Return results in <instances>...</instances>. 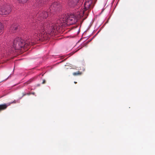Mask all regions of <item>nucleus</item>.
<instances>
[{"mask_svg": "<svg viewBox=\"0 0 155 155\" xmlns=\"http://www.w3.org/2000/svg\"><path fill=\"white\" fill-rule=\"evenodd\" d=\"M37 31H36L33 38L31 39L26 40V41L18 37L15 39L12 43L10 45L9 43L7 44V45L9 46L8 48H11V50L14 51V50H18L22 49L28 48L30 45L35 44L37 41H43L46 40V38L45 37L46 35H43L41 33L40 29L38 28Z\"/></svg>", "mask_w": 155, "mask_h": 155, "instance_id": "obj_1", "label": "nucleus"}, {"mask_svg": "<svg viewBox=\"0 0 155 155\" xmlns=\"http://www.w3.org/2000/svg\"><path fill=\"white\" fill-rule=\"evenodd\" d=\"M68 15H65L64 16L61 18L60 19L57 21L55 24L53 23L50 24L49 22L42 23L39 22V24L38 22L37 24L38 25L37 28L41 30L43 35H46L45 37L46 38V40L48 39L49 36L47 35H53L54 31H58L61 26L67 25Z\"/></svg>", "mask_w": 155, "mask_h": 155, "instance_id": "obj_2", "label": "nucleus"}, {"mask_svg": "<svg viewBox=\"0 0 155 155\" xmlns=\"http://www.w3.org/2000/svg\"><path fill=\"white\" fill-rule=\"evenodd\" d=\"M61 5L58 2H54L52 3L51 5L47 10L42 9L41 11H38L35 16L34 17L33 15H31L29 16L30 18L31 19L35 18V20H33V26H35V28L37 27L39 22L42 21L43 19L47 18L48 16L50 15L51 13L58 11L61 9Z\"/></svg>", "mask_w": 155, "mask_h": 155, "instance_id": "obj_3", "label": "nucleus"}, {"mask_svg": "<svg viewBox=\"0 0 155 155\" xmlns=\"http://www.w3.org/2000/svg\"><path fill=\"white\" fill-rule=\"evenodd\" d=\"M96 2L95 0H86L84 4V8L80 12L78 11L76 15L78 18L82 17L84 15L87 16L90 11L93 8Z\"/></svg>", "mask_w": 155, "mask_h": 155, "instance_id": "obj_4", "label": "nucleus"}, {"mask_svg": "<svg viewBox=\"0 0 155 155\" xmlns=\"http://www.w3.org/2000/svg\"><path fill=\"white\" fill-rule=\"evenodd\" d=\"M68 4L70 8L75 7L76 8H78L81 5V0H69Z\"/></svg>", "mask_w": 155, "mask_h": 155, "instance_id": "obj_5", "label": "nucleus"}, {"mask_svg": "<svg viewBox=\"0 0 155 155\" xmlns=\"http://www.w3.org/2000/svg\"><path fill=\"white\" fill-rule=\"evenodd\" d=\"M11 7L8 5H4L0 7V15H7L11 12Z\"/></svg>", "mask_w": 155, "mask_h": 155, "instance_id": "obj_6", "label": "nucleus"}, {"mask_svg": "<svg viewBox=\"0 0 155 155\" xmlns=\"http://www.w3.org/2000/svg\"><path fill=\"white\" fill-rule=\"evenodd\" d=\"M75 15H68L67 19V25H69L75 23L77 21V19L75 18Z\"/></svg>", "mask_w": 155, "mask_h": 155, "instance_id": "obj_7", "label": "nucleus"}, {"mask_svg": "<svg viewBox=\"0 0 155 155\" xmlns=\"http://www.w3.org/2000/svg\"><path fill=\"white\" fill-rule=\"evenodd\" d=\"M46 0H37L35 3V6L38 7H40L42 6L45 3Z\"/></svg>", "mask_w": 155, "mask_h": 155, "instance_id": "obj_8", "label": "nucleus"}, {"mask_svg": "<svg viewBox=\"0 0 155 155\" xmlns=\"http://www.w3.org/2000/svg\"><path fill=\"white\" fill-rule=\"evenodd\" d=\"M18 28V25L16 23H15L12 25L10 28V31L12 32H15V31L17 30Z\"/></svg>", "mask_w": 155, "mask_h": 155, "instance_id": "obj_9", "label": "nucleus"}, {"mask_svg": "<svg viewBox=\"0 0 155 155\" xmlns=\"http://www.w3.org/2000/svg\"><path fill=\"white\" fill-rule=\"evenodd\" d=\"M10 105V104H0V111L5 110L7 107Z\"/></svg>", "mask_w": 155, "mask_h": 155, "instance_id": "obj_10", "label": "nucleus"}, {"mask_svg": "<svg viewBox=\"0 0 155 155\" xmlns=\"http://www.w3.org/2000/svg\"><path fill=\"white\" fill-rule=\"evenodd\" d=\"M82 74V72L78 71L76 72H74L73 73V74L74 76H77L78 75H81Z\"/></svg>", "mask_w": 155, "mask_h": 155, "instance_id": "obj_11", "label": "nucleus"}, {"mask_svg": "<svg viewBox=\"0 0 155 155\" xmlns=\"http://www.w3.org/2000/svg\"><path fill=\"white\" fill-rule=\"evenodd\" d=\"M3 26L2 24L0 22V33H1L3 30Z\"/></svg>", "mask_w": 155, "mask_h": 155, "instance_id": "obj_12", "label": "nucleus"}, {"mask_svg": "<svg viewBox=\"0 0 155 155\" xmlns=\"http://www.w3.org/2000/svg\"><path fill=\"white\" fill-rule=\"evenodd\" d=\"M28 0H18L20 3H25L27 2Z\"/></svg>", "mask_w": 155, "mask_h": 155, "instance_id": "obj_13", "label": "nucleus"}, {"mask_svg": "<svg viewBox=\"0 0 155 155\" xmlns=\"http://www.w3.org/2000/svg\"><path fill=\"white\" fill-rule=\"evenodd\" d=\"M45 82H46V81L44 79L43 80V82H42V84H44L45 83Z\"/></svg>", "mask_w": 155, "mask_h": 155, "instance_id": "obj_14", "label": "nucleus"}, {"mask_svg": "<svg viewBox=\"0 0 155 155\" xmlns=\"http://www.w3.org/2000/svg\"><path fill=\"white\" fill-rule=\"evenodd\" d=\"M22 97H23L25 95H26V94L25 93H22Z\"/></svg>", "mask_w": 155, "mask_h": 155, "instance_id": "obj_15", "label": "nucleus"}, {"mask_svg": "<svg viewBox=\"0 0 155 155\" xmlns=\"http://www.w3.org/2000/svg\"><path fill=\"white\" fill-rule=\"evenodd\" d=\"M11 103H9L8 104H10L13 103H16V101L15 100L13 102H11Z\"/></svg>", "mask_w": 155, "mask_h": 155, "instance_id": "obj_16", "label": "nucleus"}, {"mask_svg": "<svg viewBox=\"0 0 155 155\" xmlns=\"http://www.w3.org/2000/svg\"><path fill=\"white\" fill-rule=\"evenodd\" d=\"M31 94V93H30V92L26 94V95H30Z\"/></svg>", "mask_w": 155, "mask_h": 155, "instance_id": "obj_17", "label": "nucleus"}, {"mask_svg": "<svg viewBox=\"0 0 155 155\" xmlns=\"http://www.w3.org/2000/svg\"><path fill=\"white\" fill-rule=\"evenodd\" d=\"M35 92H32V93H31V94H33V95H34L35 94Z\"/></svg>", "mask_w": 155, "mask_h": 155, "instance_id": "obj_18", "label": "nucleus"}, {"mask_svg": "<svg viewBox=\"0 0 155 155\" xmlns=\"http://www.w3.org/2000/svg\"><path fill=\"white\" fill-rule=\"evenodd\" d=\"M74 83L75 84H76V83H77V82H76L74 81Z\"/></svg>", "mask_w": 155, "mask_h": 155, "instance_id": "obj_19", "label": "nucleus"}]
</instances>
